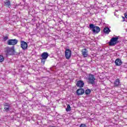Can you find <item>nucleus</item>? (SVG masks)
Listing matches in <instances>:
<instances>
[{"label": "nucleus", "mask_w": 127, "mask_h": 127, "mask_svg": "<svg viewBox=\"0 0 127 127\" xmlns=\"http://www.w3.org/2000/svg\"><path fill=\"white\" fill-rule=\"evenodd\" d=\"M89 28L93 33H99L101 31V28L98 26H95L93 24H90Z\"/></svg>", "instance_id": "1"}, {"label": "nucleus", "mask_w": 127, "mask_h": 127, "mask_svg": "<svg viewBox=\"0 0 127 127\" xmlns=\"http://www.w3.org/2000/svg\"><path fill=\"white\" fill-rule=\"evenodd\" d=\"M119 42V37H113L109 42V44L110 46H115L116 44H118Z\"/></svg>", "instance_id": "2"}, {"label": "nucleus", "mask_w": 127, "mask_h": 127, "mask_svg": "<svg viewBox=\"0 0 127 127\" xmlns=\"http://www.w3.org/2000/svg\"><path fill=\"white\" fill-rule=\"evenodd\" d=\"M5 49V53L7 57L8 56V55H12V54L14 53V48L13 47L12 48L7 47Z\"/></svg>", "instance_id": "3"}, {"label": "nucleus", "mask_w": 127, "mask_h": 127, "mask_svg": "<svg viewBox=\"0 0 127 127\" xmlns=\"http://www.w3.org/2000/svg\"><path fill=\"white\" fill-rule=\"evenodd\" d=\"M95 80H96V78H95V76L94 75H89L88 81L89 84H91V85H94V84H95Z\"/></svg>", "instance_id": "4"}, {"label": "nucleus", "mask_w": 127, "mask_h": 127, "mask_svg": "<svg viewBox=\"0 0 127 127\" xmlns=\"http://www.w3.org/2000/svg\"><path fill=\"white\" fill-rule=\"evenodd\" d=\"M71 53H72V52H71V50H70V49L65 50V57L66 59H70L71 57Z\"/></svg>", "instance_id": "5"}, {"label": "nucleus", "mask_w": 127, "mask_h": 127, "mask_svg": "<svg viewBox=\"0 0 127 127\" xmlns=\"http://www.w3.org/2000/svg\"><path fill=\"white\" fill-rule=\"evenodd\" d=\"M8 45H15L16 44V39H10L7 42Z\"/></svg>", "instance_id": "6"}, {"label": "nucleus", "mask_w": 127, "mask_h": 127, "mask_svg": "<svg viewBox=\"0 0 127 127\" xmlns=\"http://www.w3.org/2000/svg\"><path fill=\"white\" fill-rule=\"evenodd\" d=\"M21 47L23 49V50H25L27 49V47L28 46L27 45V43L24 41L21 42Z\"/></svg>", "instance_id": "7"}, {"label": "nucleus", "mask_w": 127, "mask_h": 127, "mask_svg": "<svg viewBox=\"0 0 127 127\" xmlns=\"http://www.w3.org/2000/svg\"><path fill=\"white\" fill-rule=\"evenodd\" d=\"M84 81L82 80H79L76 82L77 87H79V88H83L84 87Z\"/></svg>", "instance_id": "8"}, {"label": "nucleus", "mask_w": 127, "mask_h": 127, "mask_svg": "<svg viewBox=\"0 0 127 127\" xmlns=\"http://www.w3.org/2000/svg\"><path fill=\"white\" fill-rule=\"evenodd\" d=\"M49 56V54L47 52H44L42 54L41 56V59H47Z\"/></svg>", "instance_id": "9"}, {"label": "nucleus", "mask_w": 127, "mask_h": 127, "mask_svg": "<svg viewBox=\"0 0 127 127\" xmlns=\"http://www.w3.org/2000/svg\"><path fill=\"white\" fill-rule=\"evenodd\" d=\"M85 93V90L83 88H80L76 91V93L78 96H81Z\"/></svg>", "instance_id": "10"}, {"label": "nucleus", "mask_w": 127, "mask_h": 127, "mask_svg": "<svg viewBox=\"0 0 127 127\" xmlns=\"http://www.w3.org/2000/svg\"><path fill=\"white\" fill-rule=\"evenodd\" d=\"M81 52L83 57H88V50L86 49H82Z\"/></svg>", "instance_id": "11"}, {"label": "nucleus", "mask_w": 127, "mask_h": 127, "mask_svg": "<svg viewBox=\"0 0 127 127\" xmlns=\"http://www.w3.org/2000/svg\"><path fill=\"white\" fill-rule=\"evenodd\" d=\"M115 64L116 66H121L122 64H123V62H122V60L120 59H117L115 61Z\"/></svg>", "instance_id": "12"}, {"label": "nucleus", "mask_w": 127, "mask_h": 127, "mask_svg": "<svg viewBox=\"0 0 127 127\" xmlns=\"http://www.w3.org/2000/svg\"><path fill=\"white\" fill-rule=\"evenodd\" d=\"M120 84H121V81H120V79H116V80L114 82V87H119Z\"/></svg>", "instance_id": "13"}, {"label": "nucleus", "mask_w": 127, "mask_h": 127, "mask_svg": "<svg viewBox=\"0 0 127 127\" xmlns=\"http://www.w3.org/2000/svg\"><path fill=\"white\" fill-rule=\"evenodd\" d=\"M104 33L106 34H109L111 32V30L108 27H105L103 29Z\"/></svg>", "instance_id": "14"}, {"label": "nucleus", "mask_w": 127, "mask_h": 127, "mask_svg": "<svg viewBox=\"0 0 127 127\" xmlns=\"http://www.w3.org/2000/svg\"><path fill=\"white\" fill-rule=\"evenodd\" d=\"M4 109L5 111L7 112L9 110V105H7L6 104H5Z\"/></svg>", "instance_id": "15"}, {"label": "nucleus", "mask_w": 127, "mask_h": 127, "mask_svg": "<svg viewBox=\"0 0 127 127\" xmlns=\"http://www.w3.org/2000/svg\"><path fill=\"white\" fill-rule=\"evenodd\" d=\"M6 6H8V7H9L10 6V1L9 0H7L4 2Z\"/></svg>", "instance_id": "16"}, {"label": "nucleus", "mask_w": 127, "mask_h": 127, "mask_svg": "<svg viewBox=\"0 0 127 127\" xmlns=\"http://www.w3.org/2000/svg\"><path fill=\"white\" fill-rule=\"evenodd\" d=\"M65 110L66 112H70L71 111V107L70 106V105H67Z\"/></svg>", "instance_id": "17"}, {"label": "nucleus", "mask_w": 127, "mask_h": 127, "mask_svg": "<svg viewBox=\"0 0 127 127\" xmlns=\"http://www.w3.org/2000/svg\"><path fill=\"white\" fill-rule=\"evenodd\" d=\"M4 61V58H3V56L1 55H0V62H3Z\"/></svg>", "instance_id": "18"}, {"label": "nucleus", "mask_w": 127, "mask_h": 127, "mask_svg": "<svg viewBox=\"0 0 127 127\" xmlns=\"http://www.w3.org/2000/svg\"><path fill=\"white\" fill-rule=\"evenodd\" d=\"M85 94L86 95H90L91 94V90L87 89L85 90Z\"/></svg>", "instance_id": "19"}, {"label": "nucleus", "mask_w": 127, "mask_h": 127, "mask_svg": "<svg viewBox=\"0 0 127 127\" xmlns=\"http://www.w3.org/2000/svg\"><path fill=\"white\" fill-rule=\"evenodd\" d=\"M41 62L43 65L45 64V62L46 61V59H41Z\"/></svg>", "instance_id": "20"}, {"label": "nucleus", "mask_w": 127, "mask_h": 127, "mask_svg": "<svg viewBox=\"0 0 127 127\" xmlns=\"http://www.w3.org/2000/svg\"><path fill=\"white\" fill-rule=\"evenodd\" d=\"M37 117V115H34L33 116V117H32V121H35V119H36Z\"/></svg>", "instance_id": "21"}, {"label": "nucleus", "mask_w": 127, "mask_h": 127, "mask_svg": "<svg viewBox=\"0 0 127 127\" xmlns=\"http://www.w3.org/2000/svg\"><path fill=\"white\" fill-rule=\"evenodd\" d=\"M79 127H87V126L85 124H81V125H80Z\"/></svg>", "instance_id": "22"}, {"label": "nucleus", "mask_w": 127, "mask_h": 127, "mask_svg": "<svg viewBox=\"0 0 127 127\" xmlns=\"http://www.w3.org/2000/svg\"><path fill=\"white\" fill-rule=\"evenodd\" d=\"M8 39V38L7 37H4V40H5H5H7Z\"/></svg>", "instance_id": "23"}, {"label": "nucleus", "mask_w": 127, "mask_h": 127, "mask_svg": "<svg viewBox=\"0 0 127 127\" xmlns=\"http://www.w3.org/2000/svg\"><path fill=\"white\" fill-rule=\"evenodd\" d=\"M125 16L126 18H127V13H125Z\"/></svg>", "instance_id": "24"}, {"label": "nucleus", "mask_w": 127, "mask_h": 127, "mask_svg": "<svg viewBox=\"0 0 127 127\" xmlns=\"http://www.w3.org/2000/svg\"><path fill=\"white\" fill-rule=\"evenodd\" d=\"M16 43H17V41H16Z\"/></svg>", "instance_id": "25"}]
</instances>
